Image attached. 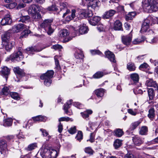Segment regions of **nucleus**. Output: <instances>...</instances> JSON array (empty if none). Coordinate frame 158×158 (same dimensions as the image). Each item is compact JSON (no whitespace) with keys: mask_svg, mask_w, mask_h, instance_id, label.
Instances as JSON below:
<instances>
[{"mask_svg":"<svg viewBox=\"0 0 158 158\" xmlns=\"http://www.w3.org/2000/svg\"><path fill=\"white\" fill-rule=\"evenodd\" d=\"M127 68L130 71H133L135 70L136 67L134 63L130 62L127 64Z\"/></svg>","mask_w":158,"mask_h":158,"instance_id":"2f4dec72","label":"nucleus"},{"mask_svg":"<svg viewBox=\"0 0 158 158\" xmlns=\"http://www.w3.org/2000/svg\"><path fill=\"white\" fill-rule=\"evenodd\" d=\"M54 73L53 70H48L46 73L40 76V79L44 80V84L45 85L49 86L52 83L51 78L53 77Z\"/></svg>","mask_w":158,"mask_h":158,"instance_id":"f03ea898","label":"nucleus"},{"mask_svg":"<svg viewBox=\"0 0 158 158\" xmlns=\"http://www.w3.org/2000/svg\"><path fill=\"white\" fill-rule=\"evenodd\" d=\"M79 18L80 19L86 18V16L85 10H83L82 11L80 12Z\"/></svg>","mask_w":158,"mask_h":158,"instance_id":"13d9d810","label":"nucleus"},{"mask_svg":"<svg viewBox=\"0 0 158 158\" xmlns=\"http://www.w3.org/2000/svg\"><path fill=\"white\" fill-rule=\"evenodd\" d=\"M123 134V132L122 130L120 129H117L114 131V135L118 137H121Z\"/></svg>","mask_w":158,"mask_h":158,"instance_id":"c85d7f7f","label":"nucleus"},{"mask_svg":"<svg viewBox=\"0 0 158 158\" xmlns=\"http://www.w3.org/2000/svg\"><path fill=\"white\" fill-rule=\"evenodd\" d=\"M149 23L150 21L148 18L144 19L142 24L140 32L143 33L147 31L149 28Z\"/></svg>","mask_w":158,"mask_h":158,"instance_id":"20e7f679","label":"nucleus"},{"mask_svg":"<svg viewBox=\"0 0 158 158\" xmlns=\"http://www.w3.org/2000/svg\"><path fill=\"white\" fill-rule=\"evenodd\" d=\"M60 35L61 37H64L69 35L68 31L66 29H63L59 32Z\"/></svg>","mask_w":158,"mask_h":158,"instance_id":"a18cd8bd","label":"nucleus"},{"mask_svg":"<svg viewBox=\"0 0 158 158\" xmlns=\"http://www.w3.org/2000/svg\"><path fill=\"white\" fill-rule=\"evenodd\" d=\"M132 140L134 143L137 146H139L143 143V140L137 135L133 137Z\"/></svg>","mask_w":158,"mask_h":158,"instance_id":"f3484780","label":"nucleus"},{"mask_svg":"<svg viewBox=\"0 0 158 158\" xmlns=\"http://www.w3.org/2000/svg\"><path fill=\"white\" fill-rule=\"evenodd\" d=\"M59 121L60 122L61 121H66L68 122L69 121H73V119L71 118H69V117H62L60 118L59 119Z\"/></svg>","mask_w":158,"mask_h":158,"instance_id":"8fccbe9b","label":"nucleus"},{"mask_svg":"<svg viewBox=\"0 0 158 158\" xmlns=\"http://www.w3.org/2000/svg\"><path fill=\"white\" fill-rule=\"evenodd\" d=\"M33 16V18L34 19H36V20L38 21L41 18V15L39 13H35L34 14Z\"/></svg>","mask_w":158,"mask_h":158,"instance_id":"052dcab7","label":"nucleus"},{"mask_svg":"<svg viewBox=\"0 0 158 158\" xmlns=\"http://www.w3.org/2000/svg\"><path fill=\"white\" fill-rule=\"evenodd\" d=\"M73 105L79 109H81L82 107V105L79 102H74Z\"/></svg>","mask_w":158,"mask_h":158,"instance_id":"338daca9","label":"nucleus"},{"mask_svg":"<svg viewBox=\"0 0 158 158\" xmlns=\"http://www.w3.org/2000/svg\"><path fill=\"white\" fill-rule=\"evenodd\" d=\"M148 94L150 100H152L155 96V93L152 88L149 89L148 90Z\"/></svg>","mask_w":158,"mask_h":158,"instance_id":"a19ab883","label":"nucleus"},{"mask_svg":"<svg viewBox=\"0 0 158 158\" xmlns=\"http://www.w3.org/2000/svg\"><path fill=\"white\" fill-rule=\"evenodd\" d=\"M26 52L27 53L33 54L34 52H40L41 50H37L35 47H29L26 49Z\"/></svg>","mask_w":158,"mask_h":158,"instance_id":"4be33fe9","label":"nucleus"},{"mask_svg":"<svg viewBox=\"0 0 158 158\" xmlns=\"http://www.w3.org/2000/svg\"><path fill=\"white\" fill-rule=\"evenodd\" d=\"M93 113L92 110H88L86 111L81 113L82 117L84 118H88L89 115Z\"/></svg>","mask_w":158,"mask_h":158,"instance_id":"473e14b6","label":"nucleus"},{"mask_svg":"<svg viewBox=\"0 0 158 158\" xmlns=\"http://www.w3.org/2000/svg\"><path fill=\"white\" fill-rule=\"evenodd\" d=\"M4 48L7 51H10L15 45L14 42L9 41L3 43Z\"/></svg>","mask_w":158,"mask_h":158,"instance_id":"2eb2a0df","label":"nucleus"},{"mask_svg":"<svg viewBox=\"0 0 158 158\" xmlns=\"http://www.w3.org/2000/svg\"><path fill=\"white\" fill-rule=\"evenodd\" d=\"M53 22V20L52 19H47L45 20L41 24V27L44 29L46 27L52 25Z\"/></svg>","mask_w":158,"mask_h":158,"instance_id":"ddd939ff","label":"nucleus"},{"mask_svg":"<svg viewBox=\"0 0 158 158\" xmlns=\"http://www.w3.org/2000/svg\"><path fill=\"white\" fill-rule=\"evenodd\" d=\"M104 75V73L102 72L98 71L97 72L93 75L94 78L98 79L102 77Z\"/></svg>","mask_w":158,"mask_h":158,"instance_id":"37998d69","label":"nucleus"},{"mask_svg":"<svg viewBox=\"0 0 158 158\" xmlns=\"http://www.w3.org/2000/svg\"><path fill=\"white\" fill-rule=\"evenodd\" d=\"M15 73L17 74V76L21 78L25 76L24 72L19 67H15L13 69Z\"/></svg>","mask_w":158,"mask_h":158,"instance_id":"dca6fc26","label":"nucleus"},{"mask_svg":"<svg viewBox=\"0 0 158 158\" xmlns=\"http://www.w3.org/2000/svg\"><path fill=\"white\" fill-rule=\"evenodd\" d=\"M136 15L135 12H129L125 16V19L126 20L128 21L132 19Z\"/></svg>","mask_w":158,"mask_h":158,"instance_id":"c756f323","label":"nucleus"},{"mask_svg":"<svg viewBox=\"0 0 158 158\" xmlns=\"http://www.w3.org/2000/svg\"><path fill=\"white\" fill-rule=\"evenodd\" d=\"M143 6L149 12H156L158 10V4L156 0H143Z\"/></svg>","mask_w":158,"mask_h":158,"instance_id":"f257e3e1","label":"nucleus"},{"mask_svg":"<svg viewBox=\"0 0 158 158\" xmlns=\"http://www.w3.org/2000/svg\"><path fill=\"white\" fill-rule=\"evenodd\" d=\"M72 102V100L71 99L69 101H68L64 106V110L65 113L69 115H71L72 114H68V113L69 112V111L68 109L70 108V106L71 105Z\"/></svg>","mask_w":158,"mask_h":158,"instance_id":"aec40b11","label":"nucleus"},{"mask_svg":"<svg viewBox=\"0 0 158 158\" xmlns=\"http://www.w3.org/2000/svg\"><path fill=\"white\" fill-rule=\"evenodd\" d=\"M130 77L131 80L134 82V83H136L139 81V76L136 73H134L131 74Z\"/></svg>","mask_w":158,"mask_h":158,"instance_id":"7c9ffc66","label":"nucleus"},{"mask_svg":"<svg viewBox=\"0 0 158 158\" xmlns=\"http://www.w3.org/2000/svg\"><path fill=\"white\" fill-rule=\"evenodd\" d=\"M26 5L25 4L20 3L18 5L16 8L18 9H20L24 7Z\"/></svg>","mask_w":158,"mask_h":158,"instance_id":"774afa93","label":"nucleus"},{"mask_svg":"<svg viewBox=\"0 0 158 158\" xmlns=\"http://www.w3.org/2000/svg\"><path fill=\"white\" fill-rule=\"evenodd\" d=\"M10 88H11V87L10 86L4 87L2 89V93L3 94L5 95H7L9 94H10Z\"/></svg>","mask_w":158,"mask_h":158,"instance_id":"c9c22d12","label":"nucleus"},{"mask_svg":"<svg viewBox=\"0 0 158 158\" xmlns=\"http://www.w3.org/2000/svg\"><path fill=\"white\" fill-rule=\"evenodd\" d=\"M116 13V11L113 10H110L106 11L102 15V18L104 19H108L113 16Z\"/></svg>","mask_w":158,"mask_h":158,"instance_id":"4468645a","label":"nucleus"},{"mask_svg":"<svg viewBox=\"0 0 158 158\" xmlns=\"http://www.w3.org/2000/svg\"><path fill=\"white\" fill-rule=\"evenodd\" d=\"M104 90L102 88H100L95 90L94 93L98 97L102 98L104 94Z\"/></svg>","mask_w":158,"mask_h":158,"instance_id":"5701e85b","label":"nucleus"},{"mask_svg":"<svg viewBox=\"0 0 158 158\" xmlns=\"http://www.w3.org/2000/svg\"><path fill=\"white\" fill-rule=\"evenodd\" d=\"M44 118V116L42 115H39L32 118L34 121H43Z\"/></svg>","mask_w":158,"mask_h":158,"instance_id":"49530a36","label":"nucleus"},{"mask_svg":"<svg viewBox=\"0 0 158 158\" xmlns=\"http://www.w3.org/2000/svg\"><path fill=\"white\" fill-rule=\"evenodd\" d=\"M132 35H131L123 36L122 37L123 43L127 46L129 45L132 40Z\"/></svg>","mask_w":158,"mask_h":158,"instance_id":"1a4fd4ad","label":"nucleus"},{"mask_svg":"<svg viewBox=\"0 0 158 158\" xmlns=\"http://www.w3.org/2000/svg\"><path fill=\"white\" fill-rule=\"evenodd\" d=\"M58 131L59 132V133H61L63 130V125L60 122L59 123V124L58 126Z\"/></svg>","mask_w":158,"mask_h":158,"instance_id":"e2e57ef3","label":"nucleus"},{"mask_svg":"<svg viewBox=\"0 0 158 158\" xmlns=\"http://www.w3.org/2000/svg\"><path fill=\"white\" fill-rule=\"evenodd\" d=\"M10 95L12 98L14 99L18 100L20 98L19 94L16 92H10Z\"/></svg>","mask_w":158,"mask_h":158,"instance_id":"79ce46f5","label":"nucleus"},{"mask_svg":"<svg viewBox=\"0 0 158 158\" xmlns=\"http://www.w3.org/2000/svg\"><path fill=\"white\" fill-rule=\"evenodd\" d=\"M7 142L5 140L2 139L0 140V149L4 150L7 149Z\"/></svg>","mask_w":158,"mask_h":158,"instance_id":"bb28decb","label":"nucleus"},{"mask_svg":"<svg viewBox=\"0 0 158 158\" xmlns=\"http://www.w3.org/2000/svg\"><path fill=\"white\" fill-rule=\"evenodd\" d=\"M51 158H56L57 156V152L55 150L50 149Z\"/></svg>","mask_w":158,"mask_h":158,"instance_id":"3c124183","label":"nucleus"},{"mask_svg":"<svg viewBox=\"0 0 158 158\" xmlns=\"http://www.w3.org/2000/svg\"><path fill=\"white\" fill-rule=\"evenodd\" d=\"M88 28L85 25L83 24L82 25H80L79 29V32L81 34L86 33L87 32Z\"/></svg>","mask_w":158,"mask_h":158,"instance_id":"b1692460","label":"nucleus"},{"mask_svg":"<svg viewBox=\"0 0 158 158\" xmlns=\"http://www.w3.org/2000/svg\"><path fill=\"white\" fill-rule=\"evenodd\" d=\"M27 26L23 24L20 23L14 25L11 29L12 32L17 33L26 28Z\"/></svg>","mask_w":158,"mask_h":158,"instance_id":"423d86ee","label":"nucleus"},{"mask_svg":"<svg viewBox=\"0 0 158 158\" xmlns=\"http://www.w3.org/2000/svg\"><path fill=\"white\" fill-rule=\"evenodd\" d=\"M30 19V17L28 15L22 16H21L18 19L19 22H21L23 23H26Z\"/></svg>","mask_w":158,"mask_h":158,"instance_id":"e433bc0d","label":"nucleus"},{"mask_svg":"<svg viewBox=\"0 0 158 158\" xmlns=\"http://www.w3.org/2000/svg\"><path fill=\"white\" fill-rule=\"evenodd\" d=\"M22 49L19 48L18 49L17 52H14L9 57H7L6 59V61L11 60L12 61H20L23 60V56L22 52Z\"/></svg>","mask_w":158,"mask_h":158,"instance_id":"7ed1b4c3","label":"nucleus"},{"mask_svg":"<svg viewBox=\"0 0 158 158\" xmlns=\"http://www.w3.org/2000/svg\"><path fill=\"white\" fill-rule=\"evenodd\" d=\"M47 9L49 11H56L57 10V8L55 5H52L51 6L48 7Z\"/></svg>","mask_w":158,"mask_h":158,"instance_id":"4d7b16f0","label":"nucleus"},{"mask_svg":"<svg viewBox=\"0 0 158 158\" xmlns=\"http://www.w3.org/2000/svg\"><path fill=\"white\" fill-rule=\"evenodd\" d=\"M92 55L98 54L100 55L102 53L101 52L98 50H91L90 51Z\"/></svg>","mask_w":158,"mask_h":158,"instance_id":"0e129e2a","label":"nucleus"},{"mask_svg":"<svg viewBox=\"0 0 158 158\" xmlns=\"http://www.w3.org/2000/svg\"><path fill=\"white\" fill-rule=\"evenodd\" d=\"M85 151L86 153L89 154V155L93 154L94 152V151H93L91 148L90 147L86 148L85 149Z\"/></svg>","mask_w":158,"mask_h":158,"instance_id":"603ef678","label":"nucleus"},{"mask_svg":"<svg viewBox=\"0 0 158 158\" xmlns=\"http://www.w3.org/2000/svg\"><path fill=\"white\" fill-rule=\"evenodd\" d=\"M31 31L29 30H24V31L22 32L21 33V35L20 36V38H26L28 36V35L31 33Z\"/></svg>","mask_w":158,"mask_h":158,"instance_id":"c03bdc74","label":"nucleus"},{"mask_svg":"<svg viewBox=\"0 0 158 158\" xmlns=\"http://www.w3.org/2000/svg\"><path fill=\"white\" fill-rule=\"evenodd\" d=\"M100 2L98 0H93L89 2V5H88L89 7H91L92 8L94 9L95 7L98 6V3Z\"/></svg>","mask_w":158,"mask_h":158,"instance_id":"393cba45","label":"nucleus"},{"mask_svg":"<svg viewBox=\"0 0 158 158\" xmlns=\"http://www.w3.org/2000/svg\"><path fill=\"white\" fill-rule=\"evenodd\" d=\"M114 29L115 30H123L122 23L119 20H117L114 22Z\"/></svg>","mask_w":158,"mask_h":158,"instance_id":"6ab92c4d","label":"nucleus"},{"mask_svg":"<svg viewBox=\"0 0 158 158\" xmlns=\"http://www.w3.org/2000/svg\"><path fill=\"white\" fill-rule=\"evenodd\" d=\"M140 122L138 121L132 123L131 125L130 129L131 130H134L135 129L139 124Z\"/></svg>","mask_w":158,"mask_h":158,"instance_id":"09e8293b","label":"nucleus"},{"mask_svg":"<svg viewBox=\"0 0 158 158\" xmlns=\"http://www.w3.org/2000/svg\"><path fill=\"white\" fill-rule=\"evenodd\" d=\"M37 147V143H33L28 145L26 149L28 151H31L35 149Z\"/></svg>","mask_w":158,"mask_h":158,"instance_id":"58836bf2","label":"nucleus"},{"mask_svg":"<svg viewBox=\"0 0 158 158\" xmlns=\"http://www.w3.org/2000/svg\"><path fill=\"white\" fill-rule=\"evenodd\" d=\"M148 117L151 120H153L155 116V110L153 108H151L148 111Z\"/></svg>","mask_w":158,"mask_h":158,"instance_id":"f704fd0d","label":"nucleus"},{"mask_svg":"<svg viewBox=\"0 0 158 158\" xmlns=\"http://www.w3.org/2000/svg\"><path fill=\"white\" fill-rule=\"evenodd\" d=\"M12 22V19L10 15H6L1 21V24L2 25H5L10 24Z\"/></svg>","mask_w":158,"mask_h":158,"instance_id":"0eeeda50","label":"nucleus"},{"mask_svg":"<svg viewBox=\"0 0 158 158\" xmlns=\"http://www.w3.org/2000/svg\"><path fill=\"white\" fill-rule=\"evenodd\" d=\"M122 140L118 139L115 140L113 145L115 149H117L121 147L122 145Z\"/></svg>","mask_w":158,"mask_h":158,"instance_id":"72a5a7b5","label":"nucleus"},{"mask_svg":"<svg viewBox=\"0 0 158 158\" xmlns=\"http://www.w3.org/2000/svg\"><path fill=\"white\" fill-rule=\"evenodd\" d=\"M67 4L66 2H61L60 3V9L62 11L63 9H67Z\"/></svg>","mask_w":158,"mask_h":158,"instance_id":"6e6d98bb","label":"nucleus"},{"mask_svg":"<svg viewBox=\"0 0 158 158\" xmlns=\"http://www.w3.org/2000/svg\"><path fill=\"white\" fill-rule=\"evenodd\" d=\"M148 128L145 126L142 127L139 130V134L141 135H146L147 134Z\"/></svg>","mask_w":158,"mask_h":158,"instance_id":"a878e982","label":"nucleus"},{"mask_svg":"<svg viewBox=\"0 0 158 158\" xmlns=\"http://www.w3.org/2000/svg\"><path fill=\"white\" fill-rule=\"evenodd\" d=\"M89 6H88V10H85L86 16L87 17H92L93 15L92 11L91 10H89Z\"/></svg>","mask_w":158,"mask_h":158,"instance_id":"864d4df0","label":"nucleus"},{"mask_svg":"<svg viewBox=\"0 0 158 158\" xmlns=\"http://www.w3.org/2000/svg\"><path fill=\"white\" fill-rule=\"evenodd\" d=\"M124 158H136V156L131 153H128L125 155Z\"/></svg>","mask_w":158,"mask_h":158,"instance_id":"bf43d9fd","label":"nucleus"},{"mask_svg":"<svg viewBox=\"0 0 158 158\" xmlns=\"http://www.w3.org/2000/svg\"><path fill=\"white\" fill-rule=\"evenodd\" d=\"M40 155L42 158H51L50 149L46 148L41 149Z\"/></svg>","mask_w":158,"mask_h":158,"instance_id":"39448f33","label":"nucleus"},{"mask_svg":"<svg viewBox=\"0 0 158 158\" xmlns=\"http://www.w3.org/2000/svg\"><path fill=\"white\" fill-rule=\"evenodd\" d=\"M83 136V135L82 132L81 131H78L75 138L77 140L80 141L82 139Z\"/></svg>","mask_w":158,"mask_h":158,"instance_id":"de8ad7c7","label":"nucleus"},{"mask_svg":"<svg viewBox=\"0 0 158 158\" xmlns=\"http://www.w3.org/2000/svg\"><path fill=\"white\" fill-rule=\"evenodd\" d=\"M47 34L49 35H51L54 31V29L52 25L46 27L44 29Z\"/></svg>","mask_w":158,"mask_h":158,"instance_id":"4c0bfd02","label":"nucleus"},{"mask_svg":"<svg viewBox=\"0 0 158 158\" xmlns=\"http://www.w3.org/2000/svg\"><path fill=\"white\" fill-rule=\"evenodd\" d=\"M106 56L111 62L115 63L116 61L115 59V55L110 51H107L105 52Z\"/></svg>","mask_w":158,"mask_h":158,"instance_id":"f8f14e48","label":"nucleus"},{"mask_svg":"<svg viewBox=\"0 0 158 158\" xmlns=\"http://www.w3.org/2000/svg\"><path fill=\"white\" fill-rule=\"evenodd\" d=\"M11 34L8 32H5L2 36V39L3 43L9 41Z\"/></svg>","mask_w":158,"mask_h":158,"instance_id":"a211bd4d","label":"nucleus"},{"mask_svg":"<svg viewBox=\"0 0 158 158\" xmlns=\"http://www.w3.org/2000/svg\"><path fill=\"white\" fill-rule=\"evenodd\" d=\"M12 123V120L11 118H8L4 121L3 125L5 127L11 126Z\"/></svg>","mask_w":158,"mask_h":158,"instance_id":"ea45409f","label":"nucleus"},{"mask_svg":"<svg viewBox=\"0 0 158 158\" xmlns=\"http://www.w3.org/2000/svg\"><path fill=\"white\" fill-rule=\"evenodd\" d=\"M145 84L147 86L149 87H156V81L151 79L147 80Z\"/></svg>","mask_w":158,"mask_h":158,"instance_id":"412c9836","label":"nucleus"},{"mask_svg":"<svg viewBox=\"0 0 158 158\" xmlns=\"http://www.w3.org/2000/svg\"><path fill=\"white\" fill-rule=\"evenodd\" d=\"M74 55L76 59H82L84 56L82 52L79 50L77 51L74 54Z\"/></svg>","mask_w":158,"mask_h":158,"instance_id":"cd10ccee","label":"nucleus"},{"mask_svg":"<svg viewBox=\"0 0 158 158\" xmlns=\"http://www.w3.org/2000/svg\"><path fill=\"white\" fill-rule=\"evenodd\" d=\"M101 20V18L99 16H94L92 19H89L88 21L89 23L91 25L95 26L98 25Z\"/></svg>","mask_w":158,"mask_h":158,"instance_id":"9b49d317","label":"nucleus"},{"mask_svg":"<svg viewBox=\"0 0 158 158\" xmlns=\"http://www.w3.org/2000/svg\"><path fill=\"white\" fill-rule=\"evenodd\" d=\"M97 29L100 31H103L105 29V27L103 24L98 25L97 27Z\"/></svg>","mask_w":158,"mask_h":158,"instance_id":"680f3d73","label":"nucleus"},{"mask_svg":"<svg viewBox=\"0 0 158 158\" xmlns=\"http://www.w3.org/2000/svg\"><path fill=\"white\" fill-rule=\"evenodd\" d=\"M0 72L2 75L7 80L10 73V69L6 66H3Z\"/></svg>","mask_w":158,"mask_h":158,"instance_id":"9d476101","label":"nucleus"},{"mask_svg":"<svg viewBox=\"0 0 158 158\" xmlns=\"http://www.w3.org/2000/svg\"><path fill=\"white\" fill-rule=\"evenodd\" d=\"M148 67V65L146 63H144L141 64L139 67V69L142 70L144 69H147Z\"/></svg>","mask_w":158,"mask_h":158,"instance_id":"69168bd1","label":"nucleus"},{"mask_svg":"<svg viewBox=\"0 0 158 158\" xmlns=\"http://www.w3.org/2000/svg\"><path fill=\"white\" fill-rule=\"evenodd\" d=\"M76 126H74L73 127H71L69 129L68 131L71 134H75L76 132Z\"/></svg>","mask_w":158,"mask_h":158,"instance_id":"5fc2aeb1","label":"nucleus"},{"mask_svg":"<svg viewBox=\"0 0 158 158\" xmlns=\"http://www.w3.org/2000/svg\"><path fill=\"white\" fill-rule=\"evenodd\" d=\"M40 10V7L39 6L33 4L29 7L28 12L29 14L34 15Z\"/></svg>","mask_w":158,"mask_h":158,"instance_id":"6e6552de","label":"nucleus"}]
</instances>
